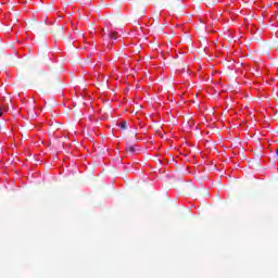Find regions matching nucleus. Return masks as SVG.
<instances>
[{"label": "nucleus", "mask_w": 278, "mask_h": 278, "mask_svg": "<svg viewBox=\"0 0 278 278\" xmlns=\"http://www.w3.org/2000/svg\"><path fill=\"white\" fill-rule=\"evenodd\" d=\"M104 40H118V33L111 30L109 34L103 35Z\"/></svg>", "instance_id": "nucleus-1"}, {"label": "nucleus", "mask_w": 278, "mask_h": 278, "mask_svg": "<svg viewBox=\"0 0 278 278\" xmlns=\"http://www.w3.org/2000/svg\"><path fill=\"white\" fill-rule=\"evenodd\" d=\"M8 110H10V108L8 106V104H3L0 106V116H3V112H8Z\"/></svg>", "instance_id": "nucleus-2"}, {"label": "nucleus", "mask_w": 278, "mask_h": 278, "mask_svg": "<svg viewBox=\"0 0 278 278\" xmlns=\"http://www.w3.org/2000/svg\"><path fill=\"white\" fill-rule=\"evenodd\" d=\"M127 151H129L130 153H136V146H131V144H129V146H127Z\"/></svg>", "instance_id": "nucleus-3"}, {"label": "nucleus", "mask_w": 278, "mask_h": 278, "mask_svg": "<svg viewBox=\"0 0 278 278\" xmlns=\"http://www.w3.org/2000/svg\"><path fill=\"white\" fill-rule=\"evenodd\" d=\"M121 129H127V122L119 123Z\"/></svg>", "instance_id": "nucleus-4"}]
</instances>
